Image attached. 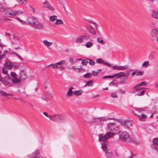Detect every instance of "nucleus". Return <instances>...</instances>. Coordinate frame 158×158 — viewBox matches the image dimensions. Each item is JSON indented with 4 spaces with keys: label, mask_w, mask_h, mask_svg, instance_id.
I'll use <instances>...</instances> for the list:
<instances>
[{
    "label": "nucleus",
    "mask_w": 158,
    "mask_h": 158,
    "mask_svg": "<svg viewBox=\"0 0 158 158\" xmlns=\"http://www.w3.org/2000/svg\"><path fill=\"white\" fill-rule=\"evenodd\" d=\"M114 135V133L110 132H107L105 135L101 134L98 135L99 141L101 142H102L101 143L102 145V148L106 153H108V148L106 146L108 142L106 140L110 138L113 137Z\"/></svg>",
    "instance_id": "nucleus-1"
},
{
    "label": "nucleus",
    "mask_w": 158,
    "mask_h": 158,
    "mask_svg": "<svg viewBox=\"0 0 158 158\" xmlns=\"http://www.w3.org/2000/svg\"><path fill=\"white\" fill-rule=\"evenodd\" d=\"M119 139L120 140L127 142H134L135 138L129 133L126 131H124L119 135Z\"/></svg>",
    "instance_id": "nucleus-2"
},
{
    "label": "nucleus",
    "mask_w": 158,
    "mask_h": 158,
    "mask_svg": "<svg viewBox=\"0 0 158 158\" xmlns=\"http://www.w3.org/2000/svg\"><path fill=\"white\" fill-rule=\"evenodd\" d=\"M49 118L52 121H57L60 123H63L65 121L64 118L58 114L49 115Z\"/></svg>",
    "instance_id": "nucleus-3"
},
{
    "label": "nucleus",
    "mask_w": 158,
    "mask_h": 158,
    "mask_svg": "<svg viewBox=\"0 0 158 158\" xmlns=\"http://www.w3.org/2000/svg\"><path fill=\"white\" fill-rule=\"evenodd\" d=\"M107 128L108 130L114 131L116 133L119 132V128L116 124L113 123H109L107 124Z\"/></svg>",
    "instance_id": "nucleus-4"
},
{
    "label": "nucleus",
    "mask_w": 158,
    "mask_h": 158,
    "mask_svg": "<svg viewBox=\"0 0 158 158\" xmlns=\"http://www.w3.org/2000/svg\"><path fill=\"white\" fill-rule=\"evenodd\" d=\"M4 11L6 15L10 16H15L16 15L19 13V11L17 10H11L9 8L4 9Z\"/></svg>",
    "instance_id": "nucleus-5"
},
{
    "label": "nucleus",
    "mask_w": 158,
    "mask_h": 158,
    "mask_svg": "<svg viewBox=\"0 0 158 158\" xmlns=\"http://www.w3.org/2000/svg\"><path fill=\"white\" fill-rule=\"evenodd\" d=\"M110 118L106 117H101L100 118H91V121L93 123H99L104 122L106 120L110 119Z\"/></svg>",
    "instance_id": "nucleus-6"
},
{
    "label": "nucleus",
    "mask_w": 158,
    "mask_h": 158,
    "mask_svg": "<svg viewBox=\"0 0 158 158\" xmlns=\"http://www.w3.org/2000/svg\"><path fill=\"white\" fill-rule=\"evenodd\" d=\"M158 34V31L157 29H154L151 31L150 33L151 39L152 40H154L156 39Z\"/></svg>",
    "instance_id": "nucleus-7"
},
{
    "label": "nucleus",
    "mask_w": 158,
    "mask_h": 158,
    "mask_svg": "<svg viewBox=\"0 0 158 158\" xmlns=\"http://www.w3.org/2000/svg\"><path fill=\"white\" fill-rule=\"evenodd\" d=\"M43 5L44 7L47 8L50 10L52 11L54 10L53 7L51 5V4L49 2L47 1H45L43 2Z\"/></svg>",
    "instance_id": "nucleus-8"
},
{
    "label": "nucleus",
    "mask_w": 158,
    "mask_h": 158,
    "mask_svg": "<svg viewBox=\"0 0 158 158\" xmlns=\"http://www.w3.org/2000/svg\"><path fill=\"white\" fill-rule=\"evenodd\" d=\"M136 115L138 119L140 121H145L146 119L147 118V115L143 114H136Z\"/></svg>",
    "instance_id": "nucleus-9"
},
{
    "label": "nucleus",
    "mask_w": 158,
    "mask_h": 158,
    "mask_svg": "<svg viewBox=\"0 0 158 158\" xmlns=\"http://www.w3.org/2000/svg\"><path fill=\"white\" fill-rule=\"evenodd\" d=\"M65 61L64 60H62L59 62H57V64H58L57 65V69H59L61 71L64 70L65 69V67L62 65L65 63Z\"/></svg>",
    "instance_id": "nucleus-10"
},
{
    "label": "nucleus",
    "mask_w": 158,
    "mask_h": 158,
    "mask_svg": "<svg viewBox=\"0 0 158 158\" xmlns=\"http://www.w3.org/2000/svg\"><path fill=\"white\" fill-rule=\"evenodd\" d=\"M127 68L128 66L127 65L123 66H117L115 65L113 66L112 68L113 69L120 70L127 69Z\"/></svg>",
    "instance_id": "nucleus-11"
},
{
    "label": "nucleus",
    "mask_w": 158,
    "mask_h": 158,
    "mask_svg": "<svg viewBox=\"0 0 158 158\" xmlns=\"http://www.w3.org/2000/svg\"><path fill=\"white\" fill-rule=\"evenodd\" d=\"M32 26L34 27L35 28L38 29H42L43 28L42 25L41 23L38 22L37 20L35 22V23Z\"/></svg>",
    "instance_id": "nucleus-12"
},
{
    "label": "nucleus",
    "mask_w": 158,
    "mask_h": 158,
    "mask_svg": "<svg viewBox=\"0 0 158 158\" xmlns=\"http://www.w3.org/2000/svg\"><path fill=\"white\" fill-rule=\"evenodd\" d=\"M40 151L39 150H36L33 152L31 156H29L30 158H36L37 156L40 155Z\"/></svg>",
    "instance_id": "nucleus-13"
},
{
    "label": "nucleus",
    "mask_w": 158,
    "mask_h": 158,
    "mask_svg": "<svg viewBox=\"0 0 158 158\" xmlns=\"http://www.w3.org/2000/svg\"><path fill=\"white\" fill-rule=\"evenodd\" d=\"M114 77H116L117 78L126 77L124 73L123 72H120L115 73L114 75Z\"/></svg>",
    "instance_id": "nucleus-14"
},
{
    "label": "nucleus",
    "mask_w": 158,
    "mask_h": 158,
    "mask_svg": "<svg viewBox=\"0 0 158 158\" xmlns=\"http://www.w3.org/2000/svg\"><path fill=\"white\" fill-rule=\"evenodd\" d=\"M73 88V87H71L68 90L66 94V96L67 97H69L73 96V94H74L72 90Z\"/></svg>",
    "instance_id": "nucleus-15"
},
{
    "label": "nucleus",
    "mask_w": 158,
    "mask_h": 158,
    "mask_svg": "<svg viewBox=\"0 0 158 158\" xmlns=\"http://www.w3.org/2000/svg\"><path fill=\"white\" fill-rule=\"evenodd\" d=\"M5 66L9 69H11L13 67L12 64L9 61H6L5 62Z\"/></svg>",
    "instance_id": "nucleus-16"
},
{
    "label": "nucleus",
    "mask_w": 158,
    "mask_h": 158,
    "mask_svg": "<svg viewBox=\"0 0 158 158\" xmlns=\"http://www.w3.org/2000/svg\"><path fill=\"white\" fill-rule=\"evenodd\" d=\"M27 20L28 23L31 25L32 26L33 25L35 22L36 21L35 19L31 17L28 18Z\"/></svg>",
    "instance_id": "nucleus-17"
},
{
    "label": "nucleus",
    "mask_w": 158,
    "mask_h": 158,
    "mask_svg": "<svg viewBox=\"0 0 158 158\" xmlns=\"http://www.w3.org/2000/svg\"><path fill=\"white\" fill-rule=\"evenodd\" d=\"M44 44L47 47H49L51 46L53 44L51 42H49L47 40H44L43 41Z\"/></svg>",
    "instance_id": "nucleus-18"
},
{
    "label": "nucleus",
    "mask_w": 158,
    "mask_h": 158,
    "mask_svg": "<svg viewBox=\"0 0 158 158\" xmlns=\"http://www.w3.org/2000/svg\"><path fill=\"white\" fill-rule=\"evenodd\" d=\"M152 16L154 18L158 19V10H153L152 12Z\"/></svg>",
    "instance_id": "nucleus-19"
},
{
    "label": "nucleus",
    "mask_w": 158,
    "mask_h": 158,
    "mask_svg": "<svg viewBox=\"0 0 158 158\" xmlns=\"http://www.w3.org/2000/svg\"><path fill=\"white\" fill-rule=\"evenodd\" d=\"M8 51H4L2 54H1L2 52L0 51V59H2L7 54Z\"/></svg>",
    "instance_id": "nucleus-20"
},
{
    "label": "nucleus",
    "mask_w": 158,
    "mask_h": 158,
    "mask_svg": "<svg viewBox=\"0 0 158 158\" xmlns=\"http://www.w3.org/2000/svg\"><path fill=\"white\" fill-rule=\"evenodd\" d=\"M83 42L82 35L77 37L75 40L76 43H81Z\"/></svg>",
    "instance_id": "nucleus-21"
},
{
    "label": "nucleus",
    "mask_w": 158,
    "mask_h": 158,
    "mask_svg": "<svg viewBox=\"0 0 158 158\" xmlns=\"http://www.w3.org/2000/svg\"><path fill=\"white\" fill-rule=\"evenodd\" d=\"M26 74L23 71L21 72L20 73V78L22 80H24L26 78Z\"/></svg>",
    "instance_id": "nucleus-22"
},
{
    "label": "nucleus",
    "mask_w": 158,
    "mask_h": 158,
    "mask_svg": "<svg viewBox=\"0 0 158 158\" xmlns=\"http://www.w3.org/2000/svg\"><path fill=\"white\" fill-rule=\"evenodd\" d=\"M58 64H57V63L52 64L49 65L48 66V68L51 67L52 69H57V65Z\"/></svg>",
    "instance_id": "nucleus-23"
},
{
    "label": "nucleus",
    "mask_w": 158,
    "mask_h": 158,
    "mask_svg": "<svg viewBox=\"0 0 158 158\" xmlns=\"http://www.w3.org/2000/svg\"><path fill=\"white\" fill-rule=\"evenodd\" d=\"M83 93V91L81 90H79L75 91L73 92V94L77 96L81 95Z\"/></svg>",
    "instance_id": "nucleus-24"
},
{
    "label": "nucleus",
    "mask_w": 158,
    "mask_h": 158,
    "mask_svg": "<svg viewBox=\"0 0 158 158\" xmlns=\"http://www.w3.org/2000/svg\"><path fill=\"white\" fill-rule=\"evenodd\" d=\"M83 39V41H86L87 40H89L90 38L88 34H85L82 35Z\"/></svg>",
    "instance_id": "nucleus-25"
},
{
    "label": "nucleus",
    "mask_w": 158,
    "mask_h": 158,
    "mask_svg": "<svg viewBox=\"0 0 158 158\" xmlns=\"http://www.w3.org/2000/svg\"><path fill=\"white\" fill-rule=\"evenodd\" d=\"M57 18V16L56 15H53L49 17V19L51 22H54L56 20Z\"/></svg>",
    "instance_id": "nucleus-26"
},
{
    "label": "nucleus",
    "mask_w": 158,
    "mask_h": 158,
    "mask_svg": "<svg viewBox=\"0 0 158 158\" xmlns=\"http://www.w3.org/2000/svg\"><path fill=\"white\" fill-rule=\"evenodd\" d=\"M12 81L14 83H19L20 81V80L17 78V77L15 78H12L11 79Z\"/></svg>",
    "instance_id": "nucleus-27"
},
{
    "label": "nucleus",
    "mask_w": 158,
    "mask_h": 158,
    "mask_svg": "<svg viewBox=\"0 0 158 158\" xmlns=\"http://www.w3.org/2000/svg\"><path fill=\"white\" fill-rule=\"evenodd\" d=\"M63 23V21L62 20L57 19L55 23V24L56 25H62Z\"/></svg>",
    "instance_id": "nucleus-28"
},
{
    "label": "nucleus",
    "mask_w": 158,
    "mask_h": 158,
    "mask_svg": "<svg viewBox=\"0 0 158 158\" xmlns=\"http://www.w3.org/2000/svg\"><path fill=\"white\" fill-rule=\"evenodd\" d=\"M118 156V154L117 153H110L108 156V158H111V157L112 158L115 157H116Z\"/></svg>",
    "instance_id": "nucleus-29"
},
{
    "label": "nucleus",
    "mask_w": 158,
    "mask_h": 158,
    "mask_svg": "<svg viewBox=\"0 0 158 158\" xmlns=\"http://www.w3.org/2000/svg\"><path fill=\"white\" fill-rule=\"evenodd\" d=\"M97 41L98 43L102 44H105V41L103 40L102 38H99L97 39Z\"/></svg>",
    "instance_id": "nucleus-30"
},
{
    "label": "nucleus",
    "mask_w": 158,
    "mask_h": 158,
    "mask_svg": "<svg viewBox=\"0 0 158 158\" xmlns=\"http://www.w3.org/2000/svg\"><path fill=\"white\" fill-rule=\"evenodd\" d=\"M149 65V61H144L142 64V66L144 67H147Z\"/></svg>",
    "instance_id": "nucleus-31"
},
{
    "label": "nucleus",
    "mask_w": 158,
    "mask_h": 158,
    "mask_svg": "<svg viewBox=\"0 0 158 158\" xmlns=\"http://www.w3.org/2000/svg\"><path fill=\"white\" fill-rule=\"evenodd\" d=\"M140 86L136 85L133 87V89L137 91H141L143 90V88L142 87H139Z\"/></svg>",
    "instance_id": "nucleus-32"
},
{
    "label": "nucleus",
    "mask_w": 158,
    "mask_h": 158,
    "mask_svg": "<svg viewBox=\"0 0 158 158\" xmlns=\"http://www.w3.org/2000/svg\"><path fill=\"white\" fill-rule=\"evenodd\" d=\"M146 92V90H143L141 92H138L137 93V96H143L145 94V93Z\"/></svg>",
    "instance_id": "nucleus-33"
},
{
    "label": "nucleus",
    "mask_w": 158,
    "mask_h": 158,
    "mask_svg": "<svg viewBox=\"0 0 158 158\" xmlns=\"http://www.w3.org/2000/svg\"><path fill=\"white\" fill-rule=\"evenodd\" d=\"M2 81H1L5 85H7V86H10V84H9V81H8V80H4V79L3 78L2 79Z\"/></svg>",
    "instance_id": "nucleus-34"
},
{
    "label": "nucleus",
    "mask_w": 158,
    "mask_h": 158,
    "mask_svg": "<svg viewBox=\"0 0 158 158\" xmlns=\"http://www.w3.org/2000/svg\"><path fill=\"white\" fill-rule=\"evenodd\" d=\"M93 44L92 42H88L86 43L85 44V46L86 48H89L92 46Z\"/></svg>",
    "instance_id": "nucleus-35"
},
{
    "label": "nucleus",
    "mask_w": 158,
    "mask_h": 158,
    "mask_svg": "<svg viewBox=\"0 0 158 158\" xmlns=\"http://www.w3.org/2000/svg\"><path fill=\"white\" fill-rule=\"evenodd\" d=\"M88 63L91 65L93 66L95 64V62L94 60L89 59H88Z\"/></svg>",
    "instance_id": "nucleus-36"
},
{
    "label": "nucleus",
    "mask_w": 158,
    "mask_h": 158,
    "mask_svg": "<svg viewBox=\"0 0 158 158\" xmlns=\"http://www.w3.org/2000/svg\"><path fill=\"white\" fill-rule=\"evenodd\" d=\"M146 109V108H137L136 109V110L139 112H143Z\"/></svg>",
    "instance_id": "nucleus-37"
},
{
    "label": "nucleus",
    "mask_w": 158,
    "mask_h": 158,
    "mask_svg": "<svg viewBox=\"0 0 158 158\" xmlns=\"http://www.w3.org/2000/svg\"><path fill=\"white\" fill-rule=\"evenodd\" d=\"M147 85V83L145 81H143L142 82H140L139 84H137V85L138 86H146Z\"/></svg>",
    "instance_id": "nucleus-38"
},
{
    "label": "nucleus",
    "mask_w": 158,
    "mask_h": 158,
    "mask_svg": "<svg viewBox=\"0 0 158 158\" xmlns=\"http://www.w3.org/2000/svg\"><path fill=\"white\" fill-rule=\"evenodd\" d=\"M93 81L91 80L90 81H88L87 82L86 84L85 85V87L86 86H91L93 85Z\"/></svg>",
    "instance_id": "nucleus-39"
},
{
    "label": "nucleus",
    "mask_w": 158,
    "mask_h": 158,
    "mask_svg": "<svg viewBox=\"0 0 158 158\" xmlns=\"http://www.w3.org/2000/svg\"><path fill=\"white\" fill-rule=\"evenodd\" d=\"M92 76V74L90 73H88L83 75V77L85 78H88Z\"/></svg>",
    "instance_id": "nucleus-40"
},
{
    "label": "nucleus",
    "mask_w": 158,
    "mask_h": 158,
    "mask_svg": "<svg viewBox=\"0 0 158 158\" xmlns=\"http://www.w3.org/2000/svg\"><path fill=\"white\" fill-rule=\"evenodd\" d=\"M121 123L123 125H127L129 123L125 120H123L121 121Z\"/></svg>",
    "instance_id": "nucleus-41"
},
{
    "label": "nucleus",
    "mask_w": 158,
    "mask_h": 158,
    "mask_svg": "<svg viewBox=\"0 0 158 158\" xmlns=\"http://www.w3.org/2000/svg\"><path fill=\"white\" fill-rule=\"evenodd\" d=\"M136 75L137 76H142L143 75V71H140L138 70H136Z\"/></svg>",
    "instance_id": "nucleus-42"
},
{
    "label": "nucleus",
    "mask_w": 158,
    "mask_h": 158,
    "mask_svg": "<svg viewBox=\"0 0 158 158\" xmlns=\"http://www.w3.org/2000/svg\"><path fill=\"white\" fill-rule=\"evenodd\" d=\"M110 95L111 97L112 98H117L118 97V95L116 93H112Z\"/></svg>",
    "instance_id": "nucleus-43"
},
{
    "label": "nucleus",
    "mask_w": 158,
    "mask_h": 158,
    "mask_svg": "<svg viewBox=\"0 0 158 158\" xmlns=\"http://www.w3.org/2000/svg\"><path fill=\"white\" fill-rule=\"evenodd\" d=\"M19 2L23 5H25L27 4V2L26 0H19Z\"/></svg>",
    "instance_id": "nucleus-44"
},
{
    "label": "nucleus",
    "mask_w": 158,
    "mask_h": 158,
    "mask_svg": "<svg viewBox=\"0 0 158 158\" xmlns=\"http://www.w3.org/2000/svg\"><path fill=\"white\" fill-rule=\"evenodd\" d=\"M2 73L5 74V75H7V70H6V68H3L2 69Z\"/></svg>",
    "instance_id": "nucleus-45"
},
{
    "label": "nucleus",
    "mask_w": 158,
    "mask_h": 158,
    "mask_svg": "<svg viewBox=\"0 0 158 158\" xmlns=\"http://www.w3.org/2000/svg\"><path fill=\"white\" fill-rule=\"evenodd\" d=\"M103 60L99 58L96 60V62L99 63L103 64Z\"/></svg>",
    "instance_id": "nucleus-46"
},
{
    "label": "nucleus",
    "mask_w": 158,
    "mask_h": 158,
    "mask_svg": "<svg viewBox=\"0 0 158 158\" xmlns=\"http://www.w3.org/2000/svg\"><path fill=\"white\" fill-rule=\"evenodd\" d=\"M82 63L83 65H86L88 63V61L87 60H83L82 61Z\"/></svg>",
    "instance_id": "nucleus-47"
},
{
    "label": "nucleus",
    "mask_w": 158,
    "mask_h": 158,
    "mask_svg": "<svg viewBox=\"0 0 158 158\" xmlns=\"http://www.w3.org/2000/svg\"><path fill=\"white\" fill-rule=\"evenodd\" d=\"M153 143L155 145H158V139H155L153 140Z\"/></svg>",
    "instance_id": "nucleus-48"
},
{
    "label": "nucleus",
    "mask_w": 158,
    "mask_h": 158,
    "mask_svg": "<svg viewBox=\"0 0 158 158\" xmlns=\"http://www.w3.org/2000/svg\"><path fill=\"white\" fill-rule=\"evenodd\" d=\"M11 76L12 78H15L17 77V75L15 72H11L10 73Z\"/></svg>",
    "instance_id": "nucleus-49"
},
{
    "label": "nucleus",
    "mask_w": 158,
    "mask_h": 158,
    "mask_svg": "<svg viewBox=\"0 0 158 158\" xmlns=\"http://www.w3.org/2000/svg\"><path fill=\"white\" fill-rule=\"evenodd\" d=\"M114 77V76H105L103 77L102 78H113Z\"/></svg>",
    "instance_id": "nucleus-50"
},
{
    "label": "nucleus",
    "mask_w": 158,
    "mask_h": 158,
    "mask_svg": "<svg viewBox=\"0 0 158 158\" xmlns=\"http://www.w3.org/2000/svg\"><path fill=\"white\" fill-rule=\"evenodd\" d=\"M19 64H16L14 65V67L15 69H18L19 68Z\"/></svg>",
    "instance_id": "nucleus-51"
},
{
    "label": "nucleus",
    "mask_w": 158,
    "mask_h": 158,
    "mask_svg": "<svg viewBox=\"0 0 158 158\" xmlns=\"http://www.w3.org/2000/svg\"><path fill=\"white\" fill-rule=\"evenodd\" d=\"M103 64L106 66H111V65L109 64V63H108L106 62H105L104 61H103Z\"/></svg>",
    "instance_id": "nucleus-52"
},
{
    "label": "nucleus",
    "mask_w": 158,
    "mask_h": 158,
    "mask_svg": "<svg viewBox=\"0 0 158 158\" xmlns=\"http://www.w3.org/2000/svg\"><path fill=\"white\" fill-rule=\"evenodd\" d=\"M29 7L30 8L29 9L31 11H32L33 13H35V9L32 7L31 6H29Z\"/></svg>",
    "instance_id": "nucleus-53"
},
{
    "label": "nucleus",
    "mask_w": 158,
    "mask_h": 158,
    "mask_svg": "<svg viewBox=\"0 0 158 158\" xmlns=\"http://www.w3.org/2000/svg\"><path fill=\"white\" fill-rule=\"evenodd\" d=\"M92 73L93 76H96L98 74V72L95 71H92Z\"/></svg>",
    "instance_id": "nucleus-54"
},
{
    "label": "nucleus",
    "mask_w": 158,
    "mask_h": 158,
    "mask_svg": "<svg viewBox=\"0 0 158 158\" xmlns=\"http://www.w3.org/2000/svg\"><path fill=\"white\" fill-rule=\"evenodd\" d=\"M122 80L121 81V83L123 84H125L126 81V80L125 79L123 78L122 79Z\"/></svg>",
    "instance_id": "nucleus-55"
},
{
    "label": "nucleus",
    "mask_w": 158,
    "mask_h": 158,
    "mask_svg": "<svg viewBox=\"0 0 158 158\" xmlns=\"http://www.w3.org/2000/svg\"><path fill=\"white\" fill-rule=\"evenodd\" d=\"M3 10H4V9L3 8L2 5L0 4V11H2Z\"/></svg>",
    "instance_id": "nucleus-56"
},
{
    "label": "nucleus",
    "mask_w": 158,
    "mask_h": 158,
    "mask_svg": "<svg viewBox=\"0 0 158 158\" xmlns=\"http://www.w3.org/2000/svg\"><path fill=\"white\" fill-rule=\"evenodd\" d=\"M0 93L1 94L4 96L7 95L3 91L0 92Z\"/></svg>",
    "instance_id": "nucleus-57"
},
{
    "label": "nucleus",
    "mask_w": 158,
    "mask_h": 158,
    "mask_svg": "<svg viewBox=\"0 0 158 158\" xmlns=\"http://www.w3.org/2000/svg\"><path fill=\"white\" fill-rule=\"evenodd\" d=\"M43 114H44L45 116H46L47 117H48L49 116L48 115V113L47 112H44L43 113Z\"/></svg>",
    "instance_id": "nucleus-58"
},
{
    "label": "nucleus",
    "mask_w": 158,
    "mask_h": 158,
    "mask_svg": "<svg viewBox=\"0 0 158 158\" xmlns=\"http://www.w3.org/2000/svg\"><path fill=\"white\" fill-rule=\"evenodd\" d=\"M136 70L134 72H133L132 73V76H134L136 74Z\"/></svg>",
    "instance_id": "nucleus-59"
},
{
    "label": "nucleus",
    "mask_w": 158,
    "mask_h": 158,
    "mask_svg": "<svg viewBox=\"0 0 158 158\" xmlns=\"http://www.w3.org/2000/svg\"><path fill=\"white\" fill-rule=\"evenodd\" d=\"M4 78L3 77H2V76H1V74L0 73V81H2V79H3Z\"/></svg>",
    "instance_id": "nucleus-60"
},
{
    "label": "nucleus",
    "mask_w": 158,
    "mask_h": 158,
    "mask_svg": "<svg viewBox=\"0 0 158 158\" xmlns=\"http://www.w3.org/2000/svg\"><path fill=\"white\" fill-rule=\"evenodd\" d=\"M16 19H18L19 21H20V22H23V20H22L19 19L18 17H16Z\"/></svg>",
    "instance_id": "nucleus-61"
},
{
    "label": "nucleus",
    "mask_w": 158,
    "mask_h": 158,
    "mask_svg": "<svg viewBox=\"0 0 158 158\" xmlns=\"http://www.w3.org/2000/svg\"><path fill=\"white\" fill-rule=\"evenodd\" d=\"M155 148L156 150L158 152V145H156L155 146Z\"/></svg>",
    "instance_id": "nucleus-62"
},
{
    "label": "nucleus",
    "mask_w": 158,
    "mask_h": 158,
    "mask_svg": "<svg viewBox=\"0 0 158 158\" xmlns=\"http://www.w3.org/2000/svg\"><path fill=\"white\" fill-rule=\"evenodd\" d=\"M69 60L70 62L72 63H73V59L72 58H70L69 59Z\"/></svg>",
    "instance_id": "nucleus-63"
},
{
    "label": "nucleus",
    "mask_w": 158,
    "mask_h": 158,
    "mask_svg": "<svg viewBox=\"0 0 158 158\" xmlns=\"http://www.w3.org/2000/svg\"><path fill=\"white\" fill-rule=\"evenodd\" d=\"M93 25H94V26H95V27H96L97 26V25L94 22H91Z\"/></svg>",
    "instance_id": "nucleus-64"
}]
</instances>
